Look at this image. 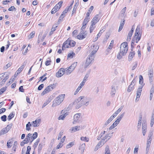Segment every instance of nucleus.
Instances as JSON below:
<instances>
[{
  "label": "nucleus",
  "instance_id": "obj_13",
  "mask_svg": "<svg viewBox=\"0 0 154 154\" xmlns=\"http://www.w3.org/2000/svg\"><path fill=\"white\" fill-rule=\"evenodd\" d=\"M148 75L149 79V81L150 83L152 82L153 81V71L152 69H151L149 71Z\"/></svg>",
  "mask_w": 154,
  "mask_h": 154
},
{
  "label": "nucleus",
  "instance_id": "obj_42",
  "mask_svg": "<svg viewBox=\"0 0 154 154\" xmlns=\"http://www.w3.org/2000/svg\"><path fill=\"white\" fill-rule=\"evenodd\" d=\"M63 45L66 48H69L70 47L69 46V45H68V41L66 40V41L64 42Z\"/></svg>",
  "mask_w": 154,
  "mask_h": 154
},
{
  "label": "nucleus",
  "instance_id": "obj_20",
  "mask_svg": "<svg viewBox=\"0 0 154 154\" xmlns=\"http://www.w3.org/2000/svg\"><path fill=\"white\" fill-rule=\"evenodd\" d=\"M67 41H68V45L70 47H72L75 46V42L73 40H70L69 39H68Z\"/></svg>",
  "mask_w": 154,
  "mask_h": 154
},
{
  "label": "nucleus",
  "instance_id": "obj_26",
  "mask_svg": "<svg viewBox=\"0 0 154 154\" xmlns=\"http://www.w3.org/2000/svg\"><path fill=\"white\" fill-rule=\"evenodd\" d=\"M94 9V7L93 6H91L89 9L88 10V12L87 13L86 15L88 17H89L90 14L91 13V11Z\"/></svg>",
  "mask_w": 154,
  "mask_h": 154
},
{
  "label": "nucleus",
  "instance_id": "obj_22",
  "mask_svg": "<svg viewBox=\"0 0 154 154\" xmlns=\"http://www.w3.org/2000/svg\"><path fill=\"white\" fill-rule=\"evenodd\" d=\"M46 37V35L45 34H44L42 37H41L40 36V35H39L38 38V39L37 41V42L38 43H40L41 42H42L44 41L45 38Z\"/></svg>",
  "mask_w": 154,
  "mask_h": 154
},
{
  "label": "nucleus",
  "instance_id": "obj_14",
  "mask_svg": "<svg viewBox=\"0 0 154 154\" xmlns=\"http://www.w3.org/2000/svg\"><path fill=\"white\" fill-rule=\"evenodd\" d=\"M81 114L80 113L76 114L74 115V121L73 122V123L75 124L78 120L79 117L81 116Z\"/></svg>",
  "mask_w": 154,
  "mask_h": 154
},
{
  "label": "nucleus",
  "instance_id": "obj_51",
  "mask_svg": "<svg viewBox=\"0 0 154 154\" xmlns=\"http://www.w3.org/2000/svg\"><path fill=\"white\" fill-rule=\"evenodd\" d=\"M82 88V86H79L78 88L75 91L74 94L76 95L77 93L79 92V91Z\"/></svg>",
  "mask_w": 154,
  "mask_h": 154
},
{
  "label": "nucleus",
  "instance_id": "obj_29",
  "mask_svg": "<svg viewBox=\"0 0 154 154\" xmlns=\"http://www.w3.org/2000/svg\"><path fill=\"white\" fill-rule=\"evenodd\" d=\"M125 23V20H124L122 22H121L120 24V25L118 30V31L119 32L121 31L122 29L123 26Z\"/></svg>",
  "mask_w": 154,
  "mask_h": 154
},
{
  "label": "nucleus",
  "instance_id": "obj_32",
  "mask_svg": "<svg viewBox=\"0 0 154 154\" xmlns=\"http://www.w3.org/2000/svg\"><path fill=\"white\" fill-rule=\"evenodd\" d=\"M124 114H125V112H124L122 114H121L118 117L117 119H116V120L117 121H118L119 122L121 120L122 118L124 116Z\"/></svg>",
  "mask_w": 154,
  "mask_h": 154
},
{
  "label": "nucleus",
  "instance_id": "obj_48",
  "mask_svg": "<svg viewBox=\"0 0 154 154\" xmlns=\"http://www.w3.org/2000/svg\"><path fill=\"white\" fill-rule=\"evenodd\" d=\"M113 44H114V40H112L111 41L110 45L108 47V48H109V49H111L112 48Z\"/></svg>",
  "mask_w": 154,
  "mask_h": 154
},
{
  "label": "nucleus",
  "instance_id": "obj_35",
  "mask_svg": "<svg viewBox=\"0 0 154 154\" xmlns=\"http://www.w3.org/2000/svg\"><path fill=\"white\" fill-rule=\"evenodd\" d=\"M32 126V125L30 123V122H29L26 125V130L28 131L30 130V127Z\"/></svg>",
  "mask_w": 154,
  "mask_h": 154
},
{
  "label": "nucleus",
  "instance_id": "obj_39",
  "mask_svg": "<svg viewBox=\"0 0 154 154\" xmlns=\"http://www.w3.org/2000/svg\"><path fill=\"white\" fill-rule=\"evenodd\" d=\"M25 66V64H23L22 66H21L18 69L17 71L19 73H20V72L23 70L24 69V67Z\"/></svg>",
  "mask_w": 154,
  "mask_h": 154
},
{
  "label": "nucleus",
  "instance_id": "obj_1",
  "mask_svg": "<svg viewBox=\"0 0 154 154\" xmlns=\"http://www.w3.org/2000/svg\"><path fill=\"white\" fill-rule=\"evenodd\" d=\"M128 43L125 42L122 43L120 47V51L117 55V58L118 59H120L122 58V56L120 54H121L122 56L125 55L128 51Z\"/></svg>",
  "mask_w": 154,
  "mask_h": 154
},
{
  "label": "nucleus",
  "instance_id": "obj_50",
  "mask_svg": "<svg viewBox=\"0 0 154 154\" xmlns=\"http://www.w3.org/2000/svg\"><path fill=\"white\" fill-rule=\"evenodd\" d=\"M57 27V24H55L53 25L52 28L51 29V30L52 32H54L56 30V28Z\"/></svg>",
  "mask_w": 154,
  "mask_h": 154
},
{
  "label": "nucleus",
  "instance_id": "obj_28",
  "mask_svg": "<svg viewBox=\"0 0 154 154\" xmlns=\"http://www.w3.org/2000/svg\"><path fill=\"white\" fill-rule=\"evenodd\" d=\"M105 154H110L109 146H106L105 149Z\"/></svg>",
  "mask_w": 154,
  "mask_h": 154
},
{
  "label": "nucleus",
  "instance_id": "obj_59",
  "mask_svg": "<svg viewBox=\"0 0 154 154\" xmlns=\"http://www.w3.org/2000/svg\"><path fill=\"white\" fill-rule=\"evenodd\" d=\"M154 123V118L151 117L150 122V125L151 127H152Z\"/></svg>",
  "mask_w": 154,
  "mask_h": 154
},
{
  "label": "nucleus",
  "instance_id": "obj_30",
  "mask_svg": "<svg viewBox=\"0 0 154 154\" xmlns=\"http://www.w3.org/2000/svg\"><path fill=\"white\" fill-rule=\"evenodd\" d=\"M14 113L13 112L11 113L10 115L8 116V121H10L13 118L14 116Z\"/></svg>",
  "mask_w": 154,
  "mask_h": 154
},
{
  "label": "nucleus",
  "instance_id": "obj_24",
  "mask_svg": "<svg viewBox=\"0 0 154 154\" xmlns=\"http://www.w3.org/2000/svg\"><path fill=\"white\" fill-rule=\"evenodd\" d=\"M91 24L90 27V32L91 33L93 30L95 28V26H94L95 24L94 23H91Z\"/></svg>",
  "mask_w": 154,
  "mask_h": 154
},
{
  "label": "nucleus",
  "instance_id": "obj_31",
  "mask_svg": "<svg viewBox=\"0 0 154 154\" xmlns=\"http://www.w3.org/2000/svg\"><path fill=\"white\" fill-rule=\"evenodd\" d=\"M139 83L141 85H143V86L144 85V84H143V76L141 75H140L139 76Z\"/></svg>",
  "mask_w": 154,
  "mask_h": 154
},
{
  "label": "nucleus",
  "instance_id": "obj_61",
  "mask_svg": "<svg viewBox=\"0 0 154 154\" xmlns=\"http://www.w3.org/2000/svg\"><path fill=\"white\" fill-rule=\"evenodd\" d=\"M50 101L49 100H48L46 101L45 103L42 106V108L44 107L46 105H47L48 103H49Z\"/></svg>",
  "mask_w": 154,
  "mask_h": 154
},
{
  "label": "nucleus",
  "instance_id": "obj_46",
  "mask_svg": "<svg viewBox=\"0 0 154 154\" xmlns=\"http://www.w3.org/2000/svg\"><path fill=\"white\" fill-rule=\"evenodd\" d=\"M113 119L111 116L106 121V124L108 125V124H109L110 122H111L112 121Z\"/></svg>",
  "mask_w": 154,
  "mask_h": 154
},
{
  "label": "nucleus",
  "instance_id": "obj_62",
  "mask_svg": "<svg viewBox=\"0 0 154 154\" xmlns=\"http://www.w3.org/2000/svg\"><path fill=\"white\" fill-rule=\"evenodd\" d=\"M51 62V60H47L45 63V65L46 66H48L50 64V63Z\"/></svg>",
  "mask_w": 154,
  "mask_h": 154
},
{
  "label": "nucleus",
  "instance_id": "obj_10",
  "mask_svg": "<svg viewBox=\"0 0 154 154\" xmlns=\"http://www.w3.org/2000/svg\"><path fill=\"white\" fill-rule=\"evenodd\" d=\"M87 35V33L86 31L84 32V31H81L77 37L79 39H82L86 37Z\"/></svg>",
  "mask_w": 154,
  "mask_h": 154
},
{
  "label": "nucleus",
  "instance_id": "obj_56",
  "mask_svg": "<svg viewBox=\"0 0 154 154\" xmlns=\"http://www.w3.org/2000/svg\"><path fill=\"white\" fill-rule=\"evenodd\" d=\"M44 85L43 84H42L39 85L38 88V89L39 91L41 90L44 87Z\"/></svg>",
  "mask_w": 154,
  "mask_h": 154
},
{
  "label": "nucleus",
  "instance_id": "obj_57",
  "mask_svg": "<svg viewBox=\"0 0 154 154\" xmlns=\"http://www.w3.org/2000/svg\"><path fill=\"white\" fill-rule=\"evenodd\" d=\"M42 146L43 145L42 143H40L39 144L38 147V151H40L42 150Z\"/></svg>",
  "mask_w": 154,
  "mask_h": 154
},
{
  "label": "nucleus",
  "instance_id": "obj_19",
  "mask_svg": "<svg viewBox=\"0 0 154 154\" xmlns=\"http://www.w3.org/2000/svg\"><path fill=\"white\" fill-rule=\"evenodd\" d=\"M116 92L115 87L114 85H112L111 86V90L110 92V94L111 96L113 97Z\"/></svg>",
  "mask_w": 154,
  "mask_h": 154
},
{
  "label": "nucleus",
  "instance_id": "obj_64",
  "mask_svg": "<svg viewBox=\"0 0 154 154\" xmlns=\"http://www.w3.org/2000/svg\"><path fill=\"white\" fill-rule=\"evenodd\" d=\"M154 91V85H152L150 91V93H152V94H153Z\"/></svg>",
  "mask_w": 154,
  "mask_h": 154
},
{
  "label": "nucleus",
  "instance_id": "obj_7",
  "mask_svg": "<svg viewBox=\"0 0 154 154\" xmlns=\"http://www.w3.org/2000/svg\"><path fill=\"white\" fill-rule=\"evenodd\" d=\"M77 64V62H75L73 63L71 66H70L68 68H66V70L67 74H70L75 69Z\"/></svg>",
  "mask_w": 154,
  "mask_h": 154
},
{
  "label": "nucleus",
  "instance_id": "obj_9",
  "mask_svg": "<svg viewBox=\"0 0 154 154\" xmlns=\"http://www.w3.org/2000/svg\"><path fill=\"white\" fill-rule=\"evenodd\" d=\"M143 86V85H140L137 90V91L136 98L135 100V101L136 102L138 101L139 100V98L140 96L141 92L142 91V88Z\"/></svg>",
  "mask_w": 154,
  "mask_h": 154
},
{
  "label": "nucleus",
  "instance_id": "obj_40",
  "mask_svg": "<svg viewBox=\"0 0 154 154\" xmlns=\"http://www.w3.org/2000/svg\"><path fill=\"white\" fill-rule=\"evenodd\" d=\"M104 31H103V29H102V30H100L99 33L97 35V39H96L95 41H96L98 38L103 33V32Z\"/></svg>",
  "mask_w": 154,
  "mask_h": 154
},
{
  "label": "nucleus",
  "instance_id": "obj_34",
  "mask_svg": "<svg viewBox=\"0 0 154 154\" xmlns=\"http://www.w3.org/2000/svg\"><path fill=\"white\" fill-rule=\"evenodd\" d=\"M75 56V54L73 52L72 53H69L67 55V58H72Z\"/></svg>",
  "mask_w": 154,
  "mask_h": 154
},
{
  "label": "nucleus",
  "instance_id": "obj_16",
  "mask_svg": "<svg viewBox=\"0 0 154 154\" xmlns=\"http://www.w3.org/2000/svg\"><path fill=\"white\" fill-rule=\"evenodd\" d=\"M82 129V126L81 127L80 126H76L72 127L71 128V132H75L77 131H79L80 130Z\"/></svg>",
  "mask_w": 154,
  "mask_h": 154
},
{
  "label": "nucleus",
  "instance_id": "obj_38",
  "mask_svg": "<svg viewBox=\"0 0 154 154\" xmlns=\"http://www.w3.org/2000/svg\"><path fill=\"white\" fill-rule=\"evenodd\" d=\"M40 141V139L39 138L38 139L35 143H34L33 145V147L34 148H35L37 147V146L38 144V143Z\"/></svg>",
  "mask_w": 154,
  "mask_h": 154
},
{
  "label": "nucleus",
  "instance_id": "obj_2",
  "mask_svg": "<svg viewBox=\"0 0 154 154\" xmlns=\"http://www.w3.org/2000/svg\"><path fill=\"white\" fill-rule=\"evenodd\" d=\"M87 100V98L84 96H81L75 100L73 103L74 104L77 103L75 107L76 109H78L83 105H85Z\"/></svg>",
  "mask_w": 154,
  "mask_h": 154
},
{
  "label": "nucleus",
  "instance_id": "obj_27",
  "mask_svg": "<svg viewBox=\"0 0 154 154\" xmlns=\"http://www.w3.org/2000/svg\"><path fill=\"white\" fill-rule=\"evenodd\" d=\"M90 18L89 17H88L87 16L86 17L85 19L84 20V21L83 22V24L84 25H86L87 23L89 21Z\"/></svg>",
  "mask_w": 154,
  "mask_h": 154
},
{
  "label": "nucleus",
  "instance_id": "obj_44",
  "mask_svg": "<svg viewBox=\"0 0 154 154\" xmlns=\"http://www.w3.org/2000/svg\"><path fill=\"white\" fill-rule=\"evenodd\" d=\"M74 142H72L70 143H69L68 144L66 145V148L67 149H68L69 148L71 147L72 146L74 145Z\"/></svg>",
  "mask_w": 154,
  "mask_h": 154
},
{
  "label": "nucleus",
  "instance_id": "obj_15",
  "mask_svg": "<svg viewBox=\"0 0 154 154\" xmlns=\"http://www.w3.org/2000/svg\"><path fill=\"white\" fill-rule=\"evenodd\" d=\"M112 135H111L110 134H106L105 137L102 138V140L104 143H105L110 139Z\"/></svg>",
  "mask_w": 154,
  "mask_h": 154
},
{
  "label": "nucleus",
  "instance_id": "obj_18",
  "mask_svg": "<svg viewBox=\"0 0 154 154\" xmlns=\"http://www.w3.org/2000/svg\"><path fill=\"white\" fill-rule=\"evenodd\" d=\"M98 15H96L92 20L91 23H94L96 24L99 20L98 19Z\"/></svg>",
  "mask_w": 154,
  "mask_h": 154
},
{
  "label": "nucleus",
  "instance_id": "obj_63",
  "mask_svg": "<svg viewBox=\"0 0 154 154\" xmlns=\"http://www.w3.org/2000/svg\"><path fill=\"white\" fill-rule=\"evenodd\" d=\"M62 143L60 142L57 145V149H59L61 148V147H62V146H63V145L62 144Z\"/></svg>",
  "mask_w": 154,
  "mask_h": 154
},
{
  "label": "nucleus",
  "instance_id": "obj_8",
  "mask_svg": "<svg viewBox=\"0 0 154 154\" xmlns=\"http://www.w3.org/2000/svg\"><path fill=\"white\" fill-rule=\"evenodd\" d=\"M94 60V57H91V56H88L87 58L85 63L84 68H86L89 66Z\"/></svg>",
  "mask_w": 154,
  "mask_h": 154
},
{
  "label": "nucleus",
  "instance_id": "obj_25",
  "mask_svg": "<svg viewBox=\"0 0 154 154\" xmlns=\"http://www.w3.org/2000/svg\"><path fill=\"white\" fill-rule=\"evenodd\" d=\"M134 25L133 26L131 30L130 31L128 34V36L129 37H131L132 36L134 29Z\"/></svg>",
  "mask_w": 154,
  "mask_h": 154
},
{
  "label": "nucleus",
  "instance_id": "obj_54",
  "mask_svg": "<svg viewBox=\"0 0 154 154\" xmlns=\"http://www.w3.org/2000/svg\"><path fill=\"white\" fill-rule=\"evenodd\" d=\"M12 126V123H11L9 125H8L6 127H5V128L7 129V130L8 131L11 128Z\"/></svg>",
  "mask_w": 154,
  "mask_h": 154
},
{
  "label": "nucleus",
  "instance_id": "obj_6",
  "mask_svg": "<svg viewBox=\"0 0 154 154\" xmlns=\"http://www.w3.org/2000/svg\"><path fill=\"white\" fill-rule=\"evenodd\" d=\"M55 86L56 85L54 84H53L48 86L41 93V95H44L45 94L51 91L54 88Z\"/></svg>",
  "mask_w": 154,
  "mask_h": 154
},
{
  "label": "nucleus",
  "instance_id": "obj_23",
  "mask_svg": "<svg viewBox=\"0 0 154 154\" xmlns=\"http://www.w3.org/2000/svg\"><path fill=\"white\" fill-rule=\"evenodd\" d=\"M85 148V143H82L81 144V146L79 147V149L81 150L82 153H83Z\"/></svg>",
  "mask_w": 154,
  "mask_h": 154
},
{
  "label": "nucleus",
  "instance_id": "obj_52",
  "mask_svg": "<svg viewBox=\"0 0 154 154\" xmlns=\"http://www.w3.org/2000/svg\"><path fill=\"white\" fill-rule=\"evenodd\" d=\"M35 34V32L34 31L32 32L29 35V39H31L33 38Z\"/></svg>",
  "mask_w": 154,
  "mask_h": 154
},
{
  "label": "nucleus",
  "instance_id": "obj_4",
  "mask_svg": "<svg viewBox=\"0 0 154 154\" xmlns=\"http://www.w3.org/2000/svg\"><path fill=\"white\" fill-rule=\"evenodd\" d=\"M140 28V26H138L135 31V35L134 38V39L135 40V42L136 43H137L141 38V34L139 32Z\"/></svg>",
  "mask_w": 154,
  "mask_h": 154
},
{
  "label": "nucleus",
  "instance_id": "obj_45",
  "mask_svg": "<svg viewBox=\"0 0 154 154\" xmlns=\"http://www.w3.org/2000/svg\"><path fill=\"white\" fill-rule=\"evenodd\" d=\"M38 135V133L36 132H35L33 134V135L31 137L33 138V140H34L37 137Z\"/></svg>",
  "mask_w": 154,
  "mask_h": 154
},
{
  "label": "nucleus",
  "instance_id": "obj_41",
  "mask_svg": "<svg viewBox=\"0 0 154 154\" xmlns=\"http://www.w3.org/2000/svg\"><path fill=\"white\" fill-rule=\"evenodd\" d=\"M138 149L139 146H137L134 149V154H137Z\"/></svg>",
  "mask_w": 154,
  "mask_h": 154
},
{
  "label": "nucleus",
  "instance_id": "obj_53",
  "mask_svg": "<svg viewBox=\"0 0 154 154\" xmlns=\"http://www.w3.org/2000/svg\"><path fill=\"white\" fill-rule=\"evenodd\" d=\"M81 140H82L84 141L86 140V141L87 142H88L89 141V139L88 138H87L86 137H81Z\"/></svg>",
  "mask_w": 154,
  "mask_h": 154
},
{
  "label": "nucleus",
  "instance_id": "obj_3",
  "mask_svg": "<svg viewBox=\"0 0 154 154\" xmlns=\"http://www.w3.org/2000/svg\"><path fill=\"white\" fill-rule=\"evenodd\" d=\"M65 95L61 94L56 97L53 102L52 107H55L59 105L63 100Z\"/></svg>",
  "mask_w": 154,
  "mask_h": 154
},
{
  "label": "nucleus",
  "instance_id": "obj_47",
  "mask_svg": "<svg viewBox=\"0 0 154 154\" xmlns=\"http://www.w3.org/2000/svg\"><path fill=\"white\" fill-rule=\"evenodd\" d=\"M7 116L5 115H4L1 116V119L2 121L4 122H5L7 120Z\"/></svg>",
  "mask_w": 154,
  "mask_h": 154
},
{
  "label": "nucleus",
  "instance_id": "obj_11",
  "mask_svg": "<svg viewBox=\"0 0 154 154\" xmlns=\"http://www.w3.org/2000/svg\"><path fill=\"white\" fill-rule=\"evenodd\" d=\"M66 69L64 68H60L58 71L57 72L56 74V76L57 77H60L63 75L65 73Z\"/></svg>",
  "mask_w": 154,
  "mask_h": 154
},
{
  "label": "nucleus",
  "instance_id": "obj_43",
  "mask_svg": "<svg viewBox=\"0 0 154 154\" xmlns=\"http://www.w3.org/2000/svg\"><path fill=\"white\" fill-rule=\"evenodd\" d=\"M104 143L103 142V141L101 140L99 143L97 144V146H99V147H100L101 146H102L104 144Z\"/></svg>",
  "mask_w": 154,
  "mask_h": 154
},
{
  "label": "nucleus",
  "instance_id": "obj_5",
  "mask_svg": "<svg viewBox=\"0 0 154 154\" xmlns=\"http://www.w3.org/2000/svg\"><path fill=\"white\" fill-rule=\"evenodd\" d=\"M63 3V2L62 1H60L52 9L51 13L52 14H54L58 11L61 7Z\"/></svg>",
  "mask_w": 154,
  "mask_h": 154
},
{
  "label": "nucleus",
  "instance_id": "obj_36",
  "mask_svg": "<svg viewBox=\"0 0 154 154\" xmlns=\"http://www.w3.org/2000/svg\"><path fill=\"white\" fill-rule=\"evenodd\" d=\"M8 131L5 128H4L1 131H0V133H2V135L4 134L7 133Z\"/></svg>",
  "mask_w": 154,
  "mask_h": 154
},
{
  "label": "nucleus",
  "instance_id": "obj_60",
  "mask_svg": "<svg viewBox=\"0 0 154 154\" xmlns=\"http://www.w3.org/2000/svg\"><path fill=\"white\" fill-rule=\"evenodd\" d=\"M123 106H122L120 108H119L116 112H117V114H119L122 110L123 108Z\"/></svg>",
  "mask_w": 154,
  "mask_h": 154
},
{
  "label": "nucleus",
  "instance_id": "obj_37",
  "mask_svg": "<svg viewBox=\"0 0 154 154\" xmlns=\"http://www.w3.org/2000/svg\"><path fill=\"white\" fill-rule=\"evenodd\" d=\"M142 131L146 132V126L145 123L142 124Z\"/></svg>",
  "mask_w": 154,
  "mask_h": 154
},
{
  "label": "nucleus",
  "instance_id": "obj_49",
  "mask_svg": "<svg viewBox=\"0 0 154 154\" xmlns=\"http://www.w3.org/2000/svg\"><path fill=\"white\" fill-rule=\"evenodd\" d=\"M65 16V15H63V14H61V15L59 17V19L58 20V22H60L64 18V17Z\"/></svg>",
  "mask_w": 154,
  "mask_h": 154
},
{
  "label": "nucleus",
  "instance_id": "obj_17",
  "mask_svg": "<svg viewBox=\"0 0 154 154\" xmlns=\"http://www.w3.org/2000/svg\"><path fill=\"white\" fill-rule=\"evenodd\" d=\"M98 48H99V47L97 46H96L95 48V49L93 50L91 52V54L88 55V56H91V57H93L94 58V55L96 53Z\"/></svg>",
  "mask_w": 154,
  "mask_h": 154
},
{
  "label": "nucleus",
  "instance_id": "obj_55",
  "mask_svg": "<svg viewBox=\"0 0 154 154\" xmlns=\"http://www.w3.org/2000/svg\"><path fill=\"white\" fill-rule=\"evenodd\" d=\"M4 78L3 79L5 82L9 78V75L8 74H6L5 76H4Z\"/></svg>",
  "mask_w": 154,
  "mask_h": 154
},
{
  "label": "nucleus",
  "instance_id": "obj_58",
  "mask_svg": "<svg viewBox=\"0 0 154 154\" xmlns=\"http://www.w3.org/2000/svg\"><path fill=\"white\" fill-rule=\"evenodd\" d=\"M63 131H62L60 132L58 136V140H59L61 138L62 135L63 134Z\"/></svg>",
  "mask_w": 154,
  "mask_h": 154
},
{
  "label": "nucleus",
  "instance_id": "obj_12",
  "mask_svg": "<svg viewBox=\"0 0 154 154\" xmlns=\"http://www.w3.org/2000/svg\"><path fill=\"white\" fill-rule=\"evenodd\" d=\"M151 138L150 137V138L148 140H147L146 147V154H147L148 153L149 151V149L150 146L151 144V140L150 139Z\"/></svg>",
  "mask_w": 154,
  "mask_h": 154
},
{
  "label": "nucleus",
  "instance_id": "obj_21",
  "mask_svg": "<svg viewBox=\"0 0 154 154\" xmlns=\"http://www.w3.org/2000/svg\"><path fill=\"white\" fill-rule=\"evenodd\" d=\"M135 53L134 51H131L130 53L128 55V61H131L132 60L133 57L134 56Z\"/></svg>",
  "mask_w": 154,
  "mask_h": 154
},
{
  "label": "nucleus",
  "instance_id": "obj_33",
  "mask_svg": "<svg viewBox=\"0 0 154 154\" xmlns=\"http://www.w3.org/2000/svg\"><path fill=\"white\" fill-rule=\"evenodd\" d=\"M134 85H130L128 88L127 91L128 92H129L132 91L134 89Z\"/></svg>",
  "mask_w": 154,
  "mask_h": 154
}]
</instances>
